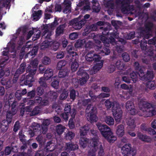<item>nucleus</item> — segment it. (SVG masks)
Segmentation results:
<instances>
[{
    "instance_id": "1",
    "label": "nucleus",
    "mask_w": 156,
    "mask_h": 156,
    "mask_svg": "<svg viewBox=\"0 0 156 156\" xmlns=\"http://www.w3.org/2000/svg\"><path fill=\"white\" fill-rule=\"evenodd\" d=\"M89 129H90L91 133L92 134L93 136H94L92 138V141L90 142V143H91L92 142V149L94 152L92 153L89 152L88 156H95V154L94 152L96 151L98 148H99L100 149L98 156H103L104 153L102 146L101 144L98 142V137L96 134V132L93 129V130H92L88 124H86L80 128V132L81 137L80 144V146L83 148H84L90 143V141L87 139L82 137L86 134L87 131Z\"/></svg>"
},
{
    "instance_id": "2",
    "label": "nucleus",
    "mask_w": 156,
    "mask_h": 156,
    "mask_svg": "<svg viewBox=\"0 0 156 156\" xmlns=\"http://www.w3.org/2000/svg\"><path fill=\"white\" fill-rule=\"evenodd\" d=\"M140 115L148 117L156 114V108L153 107L151 104L148 103L145 100H141L139 104Z\"/></svg>"
},
{
    "instance_id": "3",
    "label": "nucleus",
    "mask_w": 156,
    "mask_h": 156,
    "mask_svg": "<svg viewBox=\"0 0 156 156\" xmlns=\"http://www.w3.org/2000/svg\"><path fill=\"white\" fill-rule=\"evenodd\" d=\"M16 50L15 49L14 43L12 41H10L8 43L7 47L5 48L2 52V54L5 56L3 57L4 59H2L0 62V65L3 64H5L6 61L8 59V56H7L8 54H10V53H12L11 55H16Z\"/></svg>"
},
{
    "instance_id": "4",
    "label": "nucleus",
    "mask_w": 156,
    "mask_h": 156,
    "mask_svg": "<svg viewBox=\"0 0 156 156\" xmlns=\"http://www.w3.org/2000/svg\"><path fill=\"white\" fill-rule=\"evenodd\" d=\"M86 117L87 120L92 122H96L97 118L95 115L96 108L91 105H88L86 109Z\"/></svg>"
},
{
    "instance_id": "5",
    "label": "nucleus",
    "mask_w": 156,
    "mask_h": 156,
    "mask_svg": "<svg viewBox=\"0 0 156 156\" xmlns=\"http://www.w3.org/2000/svg\"><path fill=\"white\" fill-rule=\"evenodd\" d=\"M112 111L116 122H119L122 117V111L119 104L117 102L113 103Z\"/></svg>"
},
{
    "instance_id": "6",
    "label": "nucleus",
    "mask_w": 156,
    "mask_h": 156,
    "mask_svg": "<svg viewBox=\"0 0 156 156\" xmlns=\"http://www.w3.org/2000/svg\"><path fill=\"white\" fill-rule=\"evenodd\" d=\"M53 71L51 69L48 68L45 72L44 76V79L43 78H41L39 80V82L40 86L44 88H45L47 86L45 83V80H48L51 78L53 75Z\"/></svg>"
},
{
    "instance_id": "7",
    "label": "nucleus",
    "mask_w": 156,
    "mask_h": 156,
    "mask_svg": "<svg viewBox=\"0 0 156 156\" xmlns=\"http://www.w3.org/2000/svg\"><path fill=\"white\" fill-rule=\"evenodd\" d=\"M96 125L101 134L104 137H106L107 135L108 134L112 133L110 128L107 125L102 124L99 122Z\"/></svg>"
},
{
    "instance_id": "8",
    "label": "nucleus",
    "mask_w": 156,
    "mask_h": 156,
    "mask_svg": "<svg viewBox=\"0 0 156 156\" xmlns=\"http://www.w3.org/2000/svg\"><path fill=\"white\" fill-rule=\"evenodd\" d=\"M27 71H29V73L26 77V80L25 81L24 83L26 85H28L29 87L32 86L31 83L34 81L33 76L35 73V70L32 71L30 70L29 67L27 68Z\"/></svg>"
},
{
    "instance_id": "9",
    "label": "nucleus",
    "mask_w": 156,
    "mask_h": 156,
    "mask_svg": "<svg viewBox=\"0 0 156 156\" xmlns=\"http://www.w3.org/2000/svg\"><path fill=\"white\" fill-rule=\"evenodd\" d=\"M85 44L86 48H91L93 45V43L90 41H86V39H84L82 40H78L75 43V45L77 48H79Z\"/></svg>"
},
{
    "instance_id": "10",
    "label": "nucleus",
    "mask_w": 156,
    "mask_h": 156,
    "mask_svg": "<svg viewBox=\"0 0 156 156\" xmlns=\"http://www.w3.org/2000/svg\"><path fill=\"white\" fill-rule=\"evenodd\" d=\"M77 74L79 75H81L82 76V78H80L79 81L80 84L81 85L84 84L86 83L89 78L88 75L86 73L84 70H82L80 69L78 72Z\"/></svg>"
},
{
    "instance_id": "11",
    "label": "nucleus",
    "mask_w": 156,
    "mask_h": 156,
    "mask_svg": "<svg viewBox=\"0 0 156 156\" xmlns=\"http://www.w3.org/2000/svg\"><path fill=\"white\" fill-rule=\"evenodd\" d=\"M95 61L96 62V63L93 67V69L90 71V73L91 74L95 73L103 66V62L102 61L100 60V59L98 60V59H97V61Z\"/></svg>"
},
{
    "instance_id": "12",
    "label": "nucleus",
    "mask_w": 156,
    "mask_h": 156,
    "mask_svg": "<svg viewBox=\"0 0 156 156\" xmlns=\"http://www.w3.org/2000/svg\"><path fill=\"white\" fill-rule=\"evenodd\" d=\"M85 23V21L81 20L78 21L77 19H75L72 20L71 22V24H72L73 28L76 30L80 29L82 26Z\"/></svg>"
},
{
    "instance_id": "13",
    "label": "nucleus",
    "mask_w": 156,
    "mask_h": 156,
    "mask_svg": "<svg viewBox=\"0 0 156 156\" xmlns=\"http://www.w3.org/2000/svg\"><path fill=\"white\" fill-rule=\"evenodd\" d=\"M101 58L100 55H98L93 53V51H90L87 54L86 57V60L89 62L93 60L97 61V59L99 60Z\"/></svg>"
},
{
    "instance_id": "14",
    "label": "nucleus",
    "mask_w": 156,
    "mask_h": 156,
    "mask_svg": "<svg viewBox=\"0 0 156 156\" xmlns=\"http://www.w3.org/2000/svg\"><path fill=\"white\" fill-rule=\"evenodd\" d=\"M25 63L21 64L20 68L18 69L14 75L13 82L15 83L17 81L18 76L20 74L24 72L25 70Z\"/></svg>"
},
{
    "instance_id": "15",
    "label": "nucleus",
    "mask_w": 156,
    "mask_h": 156,
    "mask_svg": "<svg viewBox=\"0 0 156 156\" xmlns=\"http://www.w3.org/2000/svg\"><path fill=\"white\" fill-rule=\"evenodd\" d=\"M42 99L40 97H37L35 101H34L32 100L30 101L28 104L29 105H32L34 104V103H36L37 104L40 103L41 105H46L48 103V101L47 100L45 101L43 100L41 101Z\"/></svg>"
},
{
    "instance_id": "16",
    "label": "nucleus",
    "mask_w": 156,
    "mask_h": 156,
    "mask_svg": "<svg viewBox=\"0 0 156 156\" xmlns=\"http://www.w3.org/2000/svg\"><path fill=\"white\" fill-rule=\"evenodd\" d=\"M91 92L89 93V95L91 98L92 99L93 101H95L97 98H107L110 95L109 94H106L105 93H101L99 95L96 97V96L92 95L91 94Z\"/></svg>"
},
{
    "instance_id": "17",
    "label": "nucleus",
    "mask_w": 156,
    "mask_h": 156,
    "mask_svg": "<svg viewBox=\"0 0 156 156\" xmlns=\"http://www.w3.org/2000/svg\"><path fill=\"white\" fill-rule=\"evenodd\" d=\"M116 133L118 136L120 137H122L124 134V127L123 125H119L117 126Z\"/></svg>"
},
{
    "instance_id": "18",
    "label": "nucleus",
    "mask_w": 156,
    "mask_h": 156,
    "mask_svg": "<svg viewBox=\"0 0 156 156\" xmlns=\"http://www.w3.org/2000/svg\"><path fill=\"white\" fill-rule=\"evenodd\" d=\"M65 112L66 113H70L71 115V117L72 118H74L75 115L76 114V112L75 109H72L71 110L70 106L69 105L67 104L65 106L64 108Z\"/></svg>"
},
{
    "instance_id": "19",
    "label": "nucleus",
    "mask_w": 156,
    "mask_h": 156,
    "mask_svg": "<svg viewBox=\"0 0 156 156\" xmlns=\"http://www.w3.org/2000/svg\"><path fill=\"white\" fill-rule=\"evenodd\" d=\"M133 148L131 147V145L129 144H125L121 148V152L124 155L126 154Z\"/></svg>"
},
{
    "instance_id": "20",
    "label": "nucleus",
    "mask_w": 156,
    "mask_h": 156,
    "mask_svg": "<svg viewBox=\"0 0 156 156\" xmlns=\"http://www.w3.org/2000/svg\"><path fill=\"white\" fill-rule=\"evenodd\" d=\"M152 26V24H149L148 25H147L146 27L145 30L142 32V33L143 34L146 33V34L144 36L145 38H148L149 37L150 33H151V30Z\"/></svg>"
},
{
    "instance_id": "21",
    "label": "nucleus",
    "mask_w": 156,
    "mask_h": 156,
    "mask_svg": "<svg viewBox=\"0 0 156 156\" xmlns=\"http://www.w3.org/2000/svg\"><path fill=\"white\" fill-rule=\"evenodd\" d=\"M109 39L110 40V41H109V39L106 38V37L104 36H103L101 38V40L104 44L107 47L109 46L110 42L113 43L115 41L114 39L112 37H111Z\"/></svg>"
},
{
    "instance_id": "22",
    "label": "nucleus",
    "mask_w": 156,
    "mask_h": 156,
    "mask_svg": "<svg viewBox=\"0 0 156 156\" xmlns=\"http://www.w3.org/2000/svg\"><path fill=\"white\" fill-rule=\"evenodd\" d=\"M41 14L42 12L41 10H39L37 12L33 11L32 16L33 20L35 21L38 20L41 17Z\"/></svg>"
},
{
    "instance_id": "23",
    "label": "nucleus",
    "mask_w": 156,
    "mask_h": 156,
    "mask_svg": "<svg viewBox=\"0 0 156 156\" xmlns=\"http://www.w3.org/2000/svg\"><path fill=\"white\" fill-rule=\"evenodd\" d=\"M15 148L16 149L15 150H14V148L13 147L12 148L9 147H6L5 149V153L2 151L0 152V156H2L4 154H5V155H8L10 153L11 150L14 152H16L17 149H16V147H15Z\"/></svg>"
},
{
    "instance_id": "24",
    "label": "nucleus",
    "mask_w": 156,
    "mask_h": 156,
    "mask_svg": "<svg viewBox=\"0 0 156 156\" xmlns=\"http://www.w3.org/2000/svg\"><path fill=\"white\" fill-rule=\"evenodd\" d=\"M104 121L109 126L113 125L115 122L113 118L109 116H106L104 118Z\"/></svg>"
},
{
    "instance_id": "25",
    "label": "nucleus",
    "mask_w": 156,
    "mask_h": 156,
    "mask_svg": "<svg viewBox=\"0 0 156 156\" xmlns=\"http://www.w3.org/2000/svg\"><path fill=\"white\" fill-rule=\"evenodd\" d=\"M78 146L76 144H66V151H69L70 150H74L78 148Z\"/></svg>"
},
{
    "instance_id": "26",
    "label": "nucleus",
    "mask_w": 156,
    "mask_h": 156,
    "mask_svg": "<svg viewBox=\"0 0 156 156\" xmlns=\"http://www.w3.org/2000/svg\"><path fill=\"white\" fill-rule=\"evenodd\" d=\"M65 27L64 25H60L57 28L55 31L56 36H58L63 33Z\"/></svg>"
},
{
    "instance_id": "27",
    "label": "nucleus",
    "mask_w": 156,
    "mask_h": 156,
    "mask_svg": "<svg viewBox=\"0 0 156 156\" xmlns=\"http://www.w3.org/2000/svg\"><path fill=\"white\" fill-rule=\"evenodd\" d=\"M104 138L111 143H113L116 140V137L113 135L112 132L111 134H108Z\"/></svg>"
},
{
    "instance_id": "28",
    "label": "nucleus",
    "mask_w": 156,
    "mask_h": 156,
    "mask_svg": "<svg viewBox=\"0 0 156 156\" xmlns=\"http://www.w3.org/2000/svg\"><path fill=\"white\" fill-rule=\"evenodd\" d=\"M64 4H65V7L63 10V12L65 13H67L70 12L71 7L70 6V2L69 1H64Z\"/></svg>"
},
{
    "instance_id": "29",
    "label": "nucleus",
    "mask_w": 156,
    "mask_h": 156,
    "mask_svg": "<svg viewBox=\"0 0 156 156\" xmlns=\"http://www.w3.org/2000/svg\"><path fill=\"white\" fill-rule=\"evenodd\" d=\"M92 3L93 4L92 9L93 10L96 12H98L100 10V8L97 0H93Z\"/></svg>"
},
{
    "instance_id": "30",
    "label": "nucleus",
    "mask_w": 156,
    "mask_h": 156,
    "mask_svg": "<svg viewBox=\"0 0 156 156\" xmlns=\"http://www.w3.org/2000/svg\"><path fill=\"white\" fill-rule=\"evenodd\" d=\"M55 144L52 141L48 142L46 146L47 150L48 151H52L55 148Z\"/></svg>"
},
{
    "instance_id": "31",
    "label": "nucleus",
    "mask_w": 156,
    "mask_h": 156,
    "mask_svg": "<svg viewBox=\"0 0 156 156\" xmlns=\"http://www.w3.org/2000/svg\"><path fill=\"white\" fill-rule=\"evenodd\" d=\"M50 123V121L48 119H46L43 122L42 128L43 130V133H45L47 130V126Z\"/></svg>"
},
{
    "instance_id": "32",
    "label": "nucleus",
    "mask_w": 156,
    "mask_h": 156,
    "mask_svg": "<svg viewBox=\"0 0 156 156\" xmlns=\"http://www.w3.org/2000/svg\"><path fill=\"white\" fill-rule=\"evenodd\" d=\"M38 63V61L37 59H34L31 63V65H32V67L28 66V67H29V70H31L32 71H33L34 70H35L36 72V67L37 66Z\"/></svg>"
},
{
    "instance_id": "33",
    "label": "nucleus",
    "mask_w": 156,
    "mask_h": 156,
    "mask_svg": "<svg viewBox=\"0 0 156 156\" xmlns=\"http://www.w3.org/2000/svg\"><path fill=\"white\" fill-rule=\"evenodd\" d=\"M137 136L139 139L143 141L149 142L151 141V139L149 138L148 137L140 133H138Z\"/></svg>"
},
{
    "instance_id": "34",
    "label": "nucleus",
    "mask_w": 156,
    "mask_h": 156,
    "mask_svg": "<svg viewBox=\"0 0 156 156\" xmlns=\"http://www.w3.org/2000/svg\"><path fill=\"white\" fill-rule=\"evenodd\" d=\"M79 67V64L77 62V60L75 59L74 61L73 62L71 66V69L73 71H75Z\"/></svg>"
},
{
    "instance_id": "35",
    "label": "nucleus",
    "mask_w": 156,
    "mask_h": 156,
    "mask_svg": "<svg viewBox=\"0 0 156 156\" xmlns=\"http://www.w3.org/2000/svg\"><path fill=\"white\" fill-rule=\"evenodd\" d=\"M126 122L129 127L128 128L134 129L136 126L133 119H129L127 120Z\"/></svg>"
},
{
    "instance_id": "36",
    "label": "nucleus",
    "mask_w": 156,
    "mask_h": 156,
    "mask_svg": "<svg viewBox=\"0 0 156 156\" xmlns=\"http://www.w3.org/2000/svg\"><path fill=\"white\" fill-rule=\"evenodd\" d=\"M65 129V127L64 126L61 125H58L56 128V132L58 134H61L63 133Z\"/></svg>"
},
{
    "instance_id": "37",
    "label": "nucleus",
    "mask_w": 156,
    "mask_h": 156,
    "mask_svg": "<svg viewBox=\"0 0 156 156\" xmlns=\"http://www.w3.org/2000/svg\"><path fill=\"white\" fill-rule=\"evenodd\" d=\"M85 4L86 5V6H84V9L87 10L89 9L90 7L88 0H86L84 2L81 1L79 2V6H81L83 5H84Z\"/></svg>"
},
{
    "instance_id": "38",
    "label": "nucleus",
    "mask_w": 156,
    "mask_h": 156,
    "mask_svg": "<svg viewBox=\"0 0 156 156\" xmlns=\"http://www.w3.org/2000/svg\"><path fill=\"white\" fill-rule=\"evenodd\" d=\"M73 49V47L72 45H69L67 48V51L69 53L70 55L73 56H76V53L73 51H72Z\"/></svg>"
},
{
    "instance_id": "39",
    "label": "nucleus",
    "mask_w": 156,
    "mask_h": 156,
    "mask_svg": "<svg viewBox=\"0 0 156 156\" xmlns=\"http://www.w3.org/2000/svg\"><path fill=\"white\" fill-rule=\"evenodd\" d=\"M146 86L147 88L151 89H154L155 87V83L153 81H148L146 84Z\"/></svg>"
},
{
    "instance_id": "40",
    "label": "nucleus",
    "mask_w": 156,
    "mask_h": 156,
    "mask_svg": "<svg viewBox=\"0 0 156 156\" xmlns=\"http://www.w3.org/2000/svg\"><path fill=\"white\" fill-rule=\"evenodd\" d=\"M69 92L68 90H64L60 96V98L61 100L66 99L68 95Z\"/></svg>"
},
{
    "instance_id": "41",
    "label": "nucleus",
    "mask_w": 156,
    "mask_h": 156,
    "mask_svg": "<svg viewBox=\"0 0 156 156\" xmlns=\"http://www.w3.org/2000/svg\"><path fill=\"white\" fill-rule=\"evenodd\" d=\"M58 20L55 19L53 23H51V24L48 25V27L49 28H50L51 30H53L54 27L58 24Z\"/></svg>"
},
{
    "instance_id": "42",
    "label": "nucleus",
    "mask_w": 156,
    "mask_h": 156,
    "mask_svg": "<svg viewBox=\"0 0 156 156\" xmlns=\"http://www.w3.org/2000/svg\"><path fill=\"white\" fill-rule=\"evenodd\" d=\"M52 80L53 81L51 83V86L54 88H57L59 84L58 81L56 80L55 77L53 78Z\"/></svg>"
},
{
    "instance_id": "43",
    "label": "nucleus",
    "mask_w": 156,
    "mask_h": 156,
    "mask_svg": "<svg viewBox=\"0 0 156 156\" xmlns=\"http://www.w3.org/2000/svg\"><path fill=\"white\" fill-rule=\"evenodd\" d=\"M44 37H45L46 38H49L51 35L53 34V32H52L51 30L48 31L47 30H45L44 32Z\"/></svg>"
},
{
    "instance_id": "44",
    "label": "nucleus",
    "mask_w": 156,
    "mask_h": 156,
    "mask_svg": "<svg viewBox=\"0 0 156 156\" xmlns=\"http://www.w3.org/2000/svg\"><path fill=\"white\" fill-rule=\"evenodd\" d=\"M75 134L72 132L69 131L66 135V138L67 140H71L74 137Z\"/></svg>"
},
{
    "instance_id": "45",
    "label": "nucleus",
    "mask_w": 156,
    "mask_h": 156,
    "mask_svg": "<svg viewBox=\"0 0 156 156\" xmlns=\"http://www.w3.org/2000/svg\"><path fill=\"white\" fill-rule=\"evenodd\" d=\"M131 78L134 83H135L137 80V74L135 72H133L130 74Z\"/></svg>"
},
{
    "instance_id": "46",
    "label": "nucleus",
    "mask_w": 156,
    "mask_h": 156,
    "mask_svg": "<svg viewBox=\"0 0 156 156\" xmlns=\"http://www.w3.org/2000/svg\"><path fill=\"white\" fill-rule=\"evenodd\" d=\"M91 100L90 101V99H87V100H84L83 101H79V102L78 103V104L79 105H80L82 104H82L84 105H87V104H88L90 102H93L92 99L91 98Z\"/></svg>"
},
{
    "instance_id": "47",
    "label": "nucleus",
    "mask_w": 156,
    "mask_h": 156,
    "mask_svg": "<svg viewBox=\"0 0 156 156\" xmlns=\"http://www.w3.org/2000/svg\"><path fill=\"white\" fill-rule=\"evenodd\" d=\"M134 105L132 102L130 101H128L126 105V108L128 111H129L131 108H133Z\"/></svg>"
},
{
    "instance_id": "48",
    "label": "nucleus",
    "mask_w": 156,
    "mask_h": 156,
    "mask_svg": "<svg viewBox=\"0 0 156 156\" xmlns=\"http://www.w3.org/2000/svg\"><path fill=\"white\" fill-rule=\"evenodd\" d=\"M66 64V61L63 60H61L58 62L57 64V69H60L62 67L64 66Z\"/></svg>"
},
{
    "instance_id": "49",
    "label": "nucleus",
    "mask_w": 156,
    "mask_h": 156,
    "mask_svg": "<svg viewBox=\"0 0 156 156\" xmlns=\"http://www.w3.org/2000/svg\"><path fill=\"white\" fill-rule=\"evenodd\" d=\"M68 72L66 70H60L59 73V76L60 77H63L68 75Z\"/></svg>"
},
{
    "instance_id": "50",
    "label": "nucleus",
    "mask_w": 156,
    "mask_h": 156,
    "mask_svg": "<svg viewBox=\"0 0 156 156\" xmlns=\"http://www.w3.org/2000/svg\"><path fill=\"white\" fill-rule=\"evenodd\" d=\"M136 154V151L133 148L129 151L127 153L124 155L126 156H135Z\"/></svg>"
},
{
    "instance_id": "51",
    "label": "nucleus",
    "mask_w": 156,
    "mask_h": 156,
    "mask_svg": "<svg viewBox=\"0 0 156 156\" xmlns=\"http://www.w3.org/2000/svg\"><path fill=\"white\" fill-rule=\"evenodd\" d=\"M36 126H34L33 129V131L29 133H30L31 137H33L35 135L37 134V132H39V129L37 128Z\"/></svg>"
},
{
    "instance_id": "52",
    "label": "nucleus",
    "mask_w": 156,
    "mask_h": 156,
    "mask_svg": "<svg viewBox=\"0 0 156 156\" xmlns=\"http://www.w3.org/2000/svg\"><path fill=\"white\" fill-rule=\"evenodd\" d=\"M78 35V34L76 32L70 34L69 38L71 40H74L77 38Z\"/></svg>"
},
{
    "instance_id": "53",
    "label": "nucleus",
    "mask_w": 156,
    "mask_h": 156,
    "mask_svg": "<svg viewBox=\"0 0 156 156\" xmlns=\"http://www.w3.org/2000/svg\"><path fill=\"white\" fill-rule=\"evenodd\" d=\"M115 65L119 69H122L124 67L122 63L120 61H117Z\"/></svg>"
},
{
    "instance_id": "54",
    "label": "nucleus",
    "mask_w": 156,
    "mask_h": 156,
    "mask_svg": "<svg viewBox=\"0 0 156 156\" xmlns=\"http://www.w3.org/2000/svg\"><path fill=\"white\" fill-rule=\"evenodd\" d=\"M101 52H99V54H101L102 55H108L110 52V51L108 48H106L104 49L103 50H101Z\"/></svg>"
},
{
    "instance_id": "55",
    "label": "nucleus",
    "mask_w": 156,
    "mask_h": 156,
    "mask_svg": "<svg viewBox=\"0 0 156 156\" xmlns=\"http://www.w3.org/2000/svg\"><path fill=\"white\" fill-rule=\"evenodd\" d=\"M115 69V66L111 64L108 66V71L109 73H111L114 72Z\"/></svg>"
},
{
    "instance_id": "56",
    "label": "nucleus",
    "mask_w": 156,
    "mask_h": 156,
    "mask_svg": "<svg viewBox=\"0 0 156 156\" xmlns=\"http://www.w3.org/2000/svg\"><path fill=\"white\" fill-rule=\"evenodd\" d=\"M104 104L107 109H108L110 108L112 105H113L111 102L108 100H105Z\"/></svg>"
},
{
    "instance_id": "57",
    "label": "nucleus",
    "mask_w": 156,
    "mask_h": 156,
    "mask_svg": "<svg viewBox=\"0 0 156 156\" xmlns=\"http://www.w3.org/2000/svg\"><path fill=\"white\" fill-rule=\"evenodd\" d=\"M9 2V0H2L0 1V7H2L5 6V5H7Z\"/></svg>"
},
{
    "instance_id": "58",
    "label": "nucleus",
    "mask_w": 156,
    "mask_h": 156,
    "mask_svg": "<svg viewBox=\"0 0 156 156\" xmlns=\"http://www.w3.org/2000/svg\"><path fill=\"white\" fill-rule=\"evenodd\" d=\"M42 62L44 65H48L50 63L51 60L48 57H45L43 59Z\"/></svg>"
},
{
    "instance_id": "59",
    "label": "nucleus",
    "mask_w": 156,
    "mask_h": 156,
    "mask_svg": "<svg viewBox=\"0 0 156 156\" xmlns=\"http://www.w3.org/2000/svg\"><path fill=\"white\" fill-rule=\"evenodd\" d=\"M87 29H88V32H90V31L92 30L95 31L96 30L97 27L96 25H92L90 26H88L87 27Z\"/></svg>"
},
{
    "instance_id": "60",
    "label": "nucleus",
    "mask_w": 156,
    "mask_h": 156,
    "mask_svg": "<svg viewBox=\"0 0 156 156\" xmlns=\"http://www.w3.org/2000/svg\"><path fill=\"white\" fill-rule=\"evenodd\" d=\"M122 57L123 60L125 62H128L130 59L129 56L127 53H123Z\"/></svg>"
},
{
    "instance_id": "61",
    "label": "nucleus",
    "mask_w": 156,
    "mask_h": 156,
    "mask_svg": "<svg viewBox=\"0 0 156 156\" xmlns=\"http://www.w3.org/2000/svg\"><path fill=\"white\" fill-rule=\"evenodd\" d=\"M76 96V92L74 90H72L71 91L70 94V98L73 100H74Z\"/></svg>"
},
{
    "instance_id": "62",
    "label": "nucleus",
    "mask_w": 156,
    "mask_h": 156,
    "mask_svg": "<svg viewBox=\"0 0 156 156\" xmlns=\"http://www.w3.org/2000/svg\"><path fill=\"white\" fill-rule=\"evenodd\" d=\"M69 125L70 129H73L74 128V125L73 119H70L69 121Z\"/></svg>"
},
{
    "instance_id": "63",
    "label": "nucleus",
    "mask_w": 156,
    "mask_h": 156,
    "mask_svg": "<svg viewBox=\"0 0 156 156\" xmlns=\"http://www.w3.org/2000/svg\"><path fill=\"white\" fill-rule=\"evenodd\" d=\"M19 137L20 140L22 142H25V137L24 135L23 134L22 131H20L19 133Z\"/></svg>"
},
{
    "instance_id": "64",
    "label": "nucleus",
    "mask_w": 156,
    "mask_h": 156,
    "mask_svg": "<svg viewBox=\"0 0 156 156\" xmlns=\"http://www.w3.org/2000/svg\"><path fill=\"white\" fill-rule=\"evenodd\" d=\"M146 130L151 135H154L156 133L155 131L151 128H147Z\"/></svg>"
}]
</instances>
